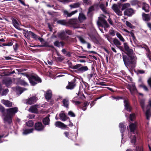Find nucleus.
I'll return each mask as SVG.
<instances>
[{"mask_svg":"<svg viewBox=\"0 0 151 151\" xmlns=\"http://www.w3.org/2000/svg\"><path fill=\"white\" fill-rule=\"evenodd\" d=\"M124 46L125 54L122 53L123 61L127 68L132 70L136 66L137 57L133 50L129 48L127 43H124Z\"/></svg>","mask_w":151,"mask_h":151,"instance_id":"f257e3e1","label":"nucleus"},{"mask_svg":"<svg viewBox=\"0 0 151 151\" xmlns=\"http://www.w3.org/2000/svg\"><path fill=\"white\" fill-rule=\"evenodd\" d=\"M0 111L4 116L3 120L4 123L10 125L12 124V118L18 111V108L17 107H14L7 109L5 110L4 108L0 104Z\"/></svg>","mask_w":151,"mask_h":151,"instance_id":"f03ea898","label":"nucleus"},{"mask_svg":"<svg viewBox=\"0 0 151 151\" xmlns=\"http://www.w3.org/2000/svg\"><path fill=\"white\" fill-rule=\"evenodd\" d=\"M58 36L61 40L65 41L68 44L73 41V39L67 35L64 31L59 33L58 34Z\"/></svg>","mask_w":151,"mask_h":151,"instance_id":"7ed1b4c3","label":"nucleus"},{"mask_svg":"<svg viewBox=\"0 0 151 151\" xmlns=\"http://www.w3.org/2000/svg\"><path fill=\"white\" fill-rule=\"evenodd\" d=\"M29 83L32 86H34L37 83H41L42 80L37 75H30L28 78Z\"/></svg>","mask_w":151,"mask_h":151,"instance_id":"20e7f679","label":"nucleus"},{"mask_svg":"<svg viewBox=\"0 0 151 151\" xmlns=\"http://www.w3.org/2000/svg\"><path fill=\"white\" fill-rule=\"evenodd\" d=\"M97 24L99 26L104 27L105 30H106V28L110 27L109 25L107 23L106 20L103 17H99Z\"/></svg>","mask_w":151,"mask_h":151,"instance_id":"39448f33","label":"nucleus"},{"mask_svg":"<svg viewBox=\"0 0 151 151\" xmlns=\"http://www.w3.org/2000/svg\"><path fill=\"white\" fill-rule=\"evenodd\" d=\"M88 70L86 66H83L81 64H76V73H82Z\"/></svg>","mask_w":151,"mask_h":151,"instance_id":"423d86ee","label":"nucleus"},{"mask_svg":"<svg viewBox=\"0 0 151 151\" xmlns=\"http://www.w3.org/2000/svg\"><path fill=\"white\" fill-rule=\"evenodd\" d=\"M76 94L77 95L76 96V104H81L82 103V101L85 100L86 99L84 94L80 91H79L78 94Z\"/></svg>","mask_w":151,"mask_h":151,"instance_id":"0eeeda50","label":"nucleus"},{"mask_svg":"<svg viewBox=\"0 0 151 151\" xmlns=\"http://www.w3.org/2000/svg\"><path fill=\"white\" fill-rule=\"evenodd\" d=\"M24 31L26 32L24 36L27 39H29L30 37L35 40L38 38V35L32 31H29L27 30L24 29Z\"/></svg>","mask_w":151,"mask_h":151,"instance_id":"6e6552de","label":"nucleus"},{"mask_svg":"<svg viewBox=\"0 0 151 151\" xmlns=\"http://www.w3.org/2000/svg\"><path fill=\"white\" fill-rule=\"evenodd\" d=\"M45 127L40 122H37L34 125L35 129L37 131H42L44 130Z\"/></svg>","mask_w":151,"mask_h":151,"instance_id":"1a4fd4ad","label":"nucleus"},{"mask_svg":"<svg viewBox=\"0 0 151 151\" xmlns=\"http://www.w3.org/2000/svg\"><path fill=\"white\" fill-rule=\"evenodd\" d=\"M38 100V97L36 95L33 96L26 100L27 104H34Z\"/></svg>","mask_w":151,"mask_h":151,"instance_id":"9d476101","label":"nucleus"},{"mask_svg":"<svg viewBox=\"0 0 151 151\" xmlns=\"http://www.w3.org/2000/svg\"><path fill=\"white\" fill-rule=\"evenodd\" d=\"M119 5L118 6L116 4H114L112 5V9L117 15L121 16L122 15V12L119 10Z\"/></svg>","mask_w":151,"mask_h":151,"instance_id":"9b49d317","label":"nucleus"},{"mask_svg":"<svg viewBox=\"0 0 151 151\" xmlns=\"http://www.w3.org/2000/svg\"><path fill=\"white\" fill-rule=\"evenodd\" d=\"M45 92L44 94V96L46 100L48 101L52 97V91L50 89H48Z\"/></svg>","mask_w":151,"mask_h":151,"instance_id":"f8f14e48","label":"nucleus"},{"mask_svg":"<svg viewBox=\"0 0 151 151\" xmlns=\"http://www.w3.org/2000/svg\"><path fill=\"white\" fill-rule=\"evenodd\" d=\"M75 81L76 77H75L73 81L70 82H68V85L66 87V89L70 90H72L74 89L76 85L75 83Z\"/></svg>","mask_w":151,"mask_h":151,"instance_id":"ddd939ff","label":"nucleus"},{"mask_svg":"<svg viewBox=\"0 0 151 151\" xmlns=\"http://www.w3.org/2000/svg\"><path fill=\"white\" fill-rule=\"evenodd\" d=\"M134 13V10L131 8L126 9L124 12V15L129 17L131 16Z\"/></svg>","mask_w":151,"mask_h":151,"instance_id":"4468645a","label":"nucleus"},{"mask_svg":"<svg viewBox=\"0 0 151 151\" xmlns=\"http://www.w3.org/2000/svg\"><path fill=\"white\" fill-rule=\"evenodd\" d=\"M68 26L76 28V18L70 19L67 22Z\"/></svg>","mask_w":151,"mask_h":151,"instance_id":"2eb2a0df","label":"nucleus"},{"mask_svg":"<svg viewBox=\"0 0 151 151\" xmlns=\"http://www.w3.org/2000/svg\"><path fill=\"white\" fill-rule=\"evenodd\" d=\"M55 125L59 128L62 129H64L66 128H68L67 125L63 123L60 121H57L55 123Z\"/></svg>","mask_w":151,"mask_h":151,"instance_id":"dca6fc26","label":"nucleus"},{"mask_svg":"<svg viewBox=\"0 0 151 151\" xmlns=\"http://www.w3.org/2000/svg\"><path fill=\"white\" fill-rule=\"evenodd\" d=\"M38 105L35 104L34 106H31L29 109V111L31 113H37L38 112V109L37 108Z\"/></svg>","mask_w":151,"mask_h":151,"instance_id":"f3484780","label":"nucleus"},{"mask_svg":"<svg viewBox=\"0 0 151 151\" xmlns=\"http://www.w3.org/2000/svg\"><path fill=\"white\" fill-rule=\"evenodd\" d=\"M11 20L12 21V24L17 29H19L20 28L19 27V24L18 22L16 19L12 17L11 18Z\"/></svg>","mask_w":151,"mask_h":151,"instance_id":"a211bd4d","label":"nucleus"},{"mask_svg":"<svg viewBox=\"0 0 151 151\" xmlns=\"http://www.w3.org/2000/svg\"><path fill=\"white\" fill-rule=\"evenodd\" d=\"M63 15L66 17H70L72 15L76 13V10L70 13L69 12L67 11L64 10L63 11Z\"/></svg>","mask_w":151,"mask_h":151,"instance_id":"6ab92c4d","label":"nucleus"},{"mask_svg":"<svg viewBox=\"0 0 151 151\" xmlns=\"http://www.w3.org/2000/svg\"><path fill=\"white\" fill-rule=\"evenodd\" d=\"M137 127V125L134 123H131L129 125V128L131 132H134Z\"/></svg>","mask_w":151,"mask_h":151,"instance_id":"aec40b11","label":"nucleus"},{"mask_svg":"<svg viewBox=\"0 0 151 151\" xmlns=\"http://www.w3.org/2000/svg\"><path fill=\"white\" fill-rule=\"evenodd\" d=\"M50 121V119L48 116L43 118L42 120V122L45 125H49Z\"/></svg>","mask_w":151,"mask_h":151,"instance_id":"412c9836","label":"nucleus"},{"mask_svg":"<svg viewBox=\"0 0 151 151\" xmlns=\"http://www.w3.org/2000/svg\"><path fill=\"white\" fill-rule=\"evenodd\" d=\"M143 19L145 21H149L150 20V15L149 14L143 13L142 14Z\"/></svg>","mask_w":151,"mask_h":151,"instance_id":"4be33fe9","label":"nucleus"},{"mask_svg":"<svg viewBox=\"0 0 151 151\" xmlns=\"http://www.w3.org/2000/svg\"><path fill=\"white\" fill-rule=\"evenodd\" d=\"M98 5L97 4H94L92 6H91L88 9V13H90L92 11L95 10L96 9H98Z\"/></svg>","mask_w":151,"mask_h":151,"instance_id":"5701e85b","label":"nucleus"},{"mask_svg":"<svg viewBox=\"0 0 151 151\" xmlns=\"http://www.w3.org/2000/svg\"><path fill=\"white\" fill-rule=\"evenodd\" d=\"M86 19L85 16L82 13H80L79 14L78 19L80 22H82L83 21Z\"/></svg>","mask_w":151,"mask_h":151,"instance_id":"b1692460","label":"nucleus"},{"mask_svg":"<svg viewBox=\"0 0 151 151\" xmlns=\"http://www.w3.org/2000/svg\"><path fill=\"white\" fill-rule=\"evenodd\" d=\"M128 88L129 89L132 94H133L134 92L137 90L134 84H132V86H129Z\"/></svg>","mask_w":151,"mask_h":151,"instance_id":"393cba45","label":"nucleus"},{"mask_svg":"<svg viewBox=\"0 0 151 151\" xmlns=\"http://www.w3.org/2000/svg\"><path fill=\"white\" fill-rule=\"evenodd\" d=\"M3 83L6 87L9 88L12 83V81L11 79H6L3 80Z\"/></svg>","mask_w":151,"mask_h":151,"instance_id":"a878e982","label":"nucleus"},{"mask_svg":"<svg viewBox=\"0 0 151 151\" xmlns=\"http://www.w3.org/2000/svg\"><path fill=\"white\" fill-rule=\"evenodd\" d=\"M60 119L63 121H65L67 119H69V118L67 117L64 113H60L59 114Z\"/></svg>","mask_w":151,"mask_h":151,"instance_id":"bb28decb","label":"nucleus"},{"mask_svg":"<svg viewBox=\"0 0 151 151\" xmlns=\"http://www.w3.org/2000/svg\"><path fill=\"white\" fill-rule=\"evenodd\" d=\"M91 40L95 43L98 44L99 43V40L96 38L95 36L93 35H89Z\"/></svg>","mask_w":151,"mask_h":151,"instance_id":"cd10ccee","label":"nucleus"},{"mask_svg":"<svg viewBox=\"0 0 151 151\" xmlns=\"http://www.w3.org/2000/svg\"><path fill=\"white\" fill-rule=\"evenodd\" d=\"M143 6L142 7V9L146 12H149L150 7L148 4L145 3H143Z\"/></svg>","mask_w":151,"mask_h":151,"instance_id":"c85d7f7f","label":"nucleus"},{"mask_svg":"<svg viewBox=\"0 0 151 151\" xmlns=\"http://www.w3.org/2000/svg\"><path fill=\"white\" fill-rule=\"evenodd\" d=\"M57 23L58 24L68 26V25L67 24V22L66 21V20L65 19L58 20L57 21Z\"/></svg>","mask_w":151,"mask_h":151,"instance_id":"c756f323","label":"nucleus"},{"mask_svg":"<svg viewBox=\"0 0 151 151\" xmlns=\"http://www.w3.org/2000/svg\"><path fill=\"white\" fill-rule=\"evenodd\" d=\"M119 127L120 128V130L121 133L122 134L126 129V126H125L122 123H120L119 124Z\"/></svg>","mask_w":151,"mask_h":151,"instance_id":"7c9ffc66","label":"nucleus"},{"mask_svg":"<svg viewBox=\"0 0 151 151\" xmlns=\"http://www.w3.org/2000/svg\"><path fill=\"white\" fill-rule=\"evenodd\" d=\"M33 131L32 128L26 129L23 130V134L24 135H27L29 134L32 133Z\"/></svg>","mask_w":151,"mask_h":151,"instance_id":"2f4dec72","label":"nucleus"},{"mask_svg":"<svg viewBox=\"0 0 151 151\" xmlns=\"http://www.w3.org/2000/svg\"><path fill=\"white\" fill-rule=\"evenodd\" d=\"M16 92L17 94H21L24 91L22 88L18 86L16 88Z\"/></svg>","mask_w":151,"mask_h":151,"instance_id":"473e14b6","label":"nucleus"},{"mask_svg":"<svg viewBox=\"0 0 151 151\" xmlns=\"http://www.w3.org/2000/svg\"><path fill=\"white\" fill-rule=\"evenodd\" d=\"M113 42L116 47H118L119 45H121L122 44L121 42L116 38L114 39Z\"/></svg>","mask_w":151,"mask_h":151,"instance_id":"72a5a7b5","label":"nucleus"},{"mask_svg":"<svg viewBox=\"0 0 151 151\" xmlns=\"http://www.w3.org/2000/svg\"><path fill=\"white\" fill-rule=\"evenodd\" d=\"M130 7V4L128 3H126L124 4H123L122 5V8L121 9L122 10H123L125 9H126Z\"/></svg>","mask_w":151,"mask_h":151,"instance_id":"f704fd0d","label":"nucleus"},{"mask_svg":"<svg viewBox=\"0 0 151 151\" xmlns=\"http://www.w3.org/2000/svg\"><path fill=\"white\" fill-rule=\"evenodd\" d=\"M26 125L29 127H32L34 125V122L32 120H29L26 122Z\"/></svg>","mask_w":151,"mask_h":151,"instance_id":"c9c22d12","label":"nucleus"},{"mask_svg":"<svg viewBox=\"0 0 151 151\" xmlns=\"http://www.w3.org/2000/svg\"><path fill=\"white\" fill-rule=\"evenodd\" d=\"M78 107L81 109L83 111H85L86 109L87 106L89 104H78Z\"/></svg>","mask_w":151,"mask_h":151,"instance_id":"e433bc0d","label":"nucleus"},{"mask_svg":"<svg viewBox=\"0 0 151 151\" xmlns=\"http://www.w3.org/2000/svg\"><path fill=\"white\" fill-rule=\"evenodd\" d=\"M116 34L117 37L122 42H124L125 41L124 39L123 38L122 35L120 33L117 32Z\"/></svg>","mask_w":151,"mask_h":151,"instance_id":"4c0bfd02","label":"nucleus"},{"mask_svg":"<svg viewBox=\"0 0 151 151\" xmlns=\"http://www.w3.org/2000/svg\"><path fill=\"white\" fill-rule=\"evenodd\" d=\"M19 83L22 86H28V84L24 80L21 79L18 81Z\"/></svg>","mask_w":151,"mask_h":151,"instance_id":"58836bf2","label":"nucleus"},{"mask_svg":"<svg viewBox=\"0 0 151 151\" xmlns=\"http://www.w3.org/2000/svg\"><path fill=\"white\" fill-rule=\"evenodd\" d=\"M145 115L146 117V119L147 120L150 119V109H147L145 113Z\"/></svg>","mask_w":151,"mask_h":151,"instance_id":"ea45409f","label":"nucleus"},{"mask_svg":"<svg viewBox=\"0 0 151 151\" xmlns=\"http://www.w3.org/2000/svg\"><path fill=\"white\" fill-rule=\"evenodd\" d=\"M125 108L126 110L129 111H131L132 109L130 104H125Z\"/></svg>","mask_w":151,"mask_h":151,"instance_id":"a19ab883","label":"nucleus"},{"mask_svg":"<svg viewBox=\"0 0 151 151\" xmlns=\"http://www.w3.org/2000/svg\"><path fill=\"white\" fill-rule=\"evenodd\" d=\"M134 31V30H132L129 33H130V35L132 37L134 41L135 42V41L137 40V39L136 37H135L134 35V33L133 32Z\"/></svg>","mask_w":151,"mask_h":151,"instance_id":"79ce46f5","label":"nucleus"},{"mask_svg":"<svg viewBox=\"0 0 151 151\" xmlns=\"http://www.w3.org/2000/svg\"><path fill=\"white\" fill-rule=\"evenodd\" d=\"M126 24L127 26L133 29L135 27L130 22L128 21H126Z\"/></svg>","mask_w":151,"mask_h":151,"instance_id":"37998d69","label":"nucleus"},{"mask_svg":"<svg viewBox=\"0 0 151 151\" xmlns=\"http://www.w3.org/2000/svg\"><path fill=\"white\" fill-rule=\"evenodd\" d=\"M104 35L109 41L111 42V41L112 38L108 34H107Z\"/></svg>","mask_w":151,"mask_h":151,"instance_id":"c03bdc74","label":"nucleus"},{"mask_svg":"<svg viewBox=\"0 0 151 151\" xmlns=\"http://www.w3.org/2000/svg\"><path fill=\"white\" fill-rule=\"evenodd\" d=\"M39 46L40 47H50L52 49H53L54 48V47L53 45H49L47 44H44L43 45H39Z\"/></svg>","mask_w":151,"mask_h":151,"instance_id":"a18cd8bd","label":"nucleus"},{"mask_svg":"<svg viewBox=\"0 0 151 151\" xmlns=\"http://www.w3.org/2000/svg\"><path fill=\"white\" fill-rule=\"evenodd\" d=\"M99 6L103 12H106V10L105 7V6L104 4H101L99 5Z\"/></svg>","mask_w":151,"mask_h":151,"instance_id":"49530a36","label":"nucleus"},{"mask_svg":"<svg viewBox=\"0 0 151 151\" xmlns=\"http://www.w3.org/2000/svg\"><path fill=\"white\" fill-rule=\"evenodd\" d=\"M124 100V104H129V100L127 97H123V99Z\"/></svg>","mask_w":151,"mask_h":151,"instance_id":"de8ad7c7","label":"nucleus"},{"mask_svg":"<svg viewBox=\"0 0 151 151\" xmlns=\"http://www.w3.org/2000/svg\"><path fill=\"white\" fill-rule=\"evenodd\" d=\"M135 117V115L134 114H130L129 116V119L131 121H133Z\"/></svg>","mask_w":151,"mask_h":151,"instance_id":"09e8293b","label":"nucleus"},{"mask_svg":"<svg viewBox=\"0 0 151 151\" xmlns=\"http://www.w3.org/2000/svg\"><path fill=\"white\" fill-rule=\"evenodd\" d=\"M111 97L114 99H116V100H119L120 99H123V97L119 96H112Z\"/></svg>","mask_w":151,"mask_h":151,"instance_id":"8fccbe9b","label":"nucleus"},{"mask_svg":"<svg viewBox=\"0 0 151 151\" xmlns=\"http://www.w3.org/2000/svg\"><path fill=\"white\" fill-rule=\"evenodd\" d=\"M54 45L56 47H60V43L58 41H56L54 42Z\"/></svg>","mask_w":151,"mask_h":151,"instance_id":"3c124183","label":"nucleus"},{"mask_svg":"<svg viewBox=\"0 0 151 151\" xmlns=\"http://www.w3.org/2000/svg\"><path fill=\"white\" fill-rule=\"evenodd\" d=\"M146 51L147 52L146 53V55L147 56H149L151 55V52L150 51L149 48L148 47L146 48Z\"/></svg>","mask_w":151,"mask_h":151,"instance_id":"603ef678","label":"nucleus"},{"mask_svg":"<svg viewBox=\"0 0 151 151\" xmlns=\"http://www.w3.org/2000/svg\"><path fill=\"white\" fill-rule=\"evenodd\" d=\"M1 103L3 104H12V102H10L8 100H1Z\"/></svg>","mask_w":151,"mask_h":151,"instance_id":"864d4df0","label":"nucleus"},{"mask_svg":"<svg viewBox=\"0 0 151 151\" xmlns=\"http://www.w3.org/2000/svg\"><path fill=\"white\" fill-rule=\"evenodd\" d=\"M109 33L110 35L112 36H114L115 35V32L113 29L110 30Z\"/></svg>","mask_w":151,"mask_h":151,"instance_id":"5fc2aeb1","label":"nucleus"},{"mask_svg":"<svg viewBox=\"0 0 151 151\" xmlns=\"http://www.w3.org/2000/svg\"><path fill=\"white\" fill-rule=\"evenodd\" d=\"M9 90L8 89H6L4 90L2 92V95H6L9 92Z\"/></svg>","mask_w":151,"mask_h":151,"instance_id":"6e6d98bb","label":"nucleus"},{"mask_svg":"<svg viewBox=\"0 0 151 151\" xmlns=\"http://www.w3.org/2000/svg\"><path fill=\"white\" fill-rule=\"evenodd\" d=\"M136 141V137L135 135H134L132 137L131 140V142L132 143H135Z\"/></svg>","mask_w":151,"mask_h":151,"instance_id":"4d7b16f0","label":"nucleus"},{"mask_svg":"<svg viewBox=\"0 0 151 151\" xmlns=\"http://www.w3.org/2000/svg\"><path fill=\"white\" fill-rule=\"evenodd\" d=\"M79 38L80 41L83 43H85L86 42V41L82 37H79Z\"/></svg>","mask_w":151,"mask_h":151,"instance_id":"13d9d810","label":"nucleus"},{"mask_svg":"<svg viewBox=\"0 0 151 151\" xmlns=\"http://www.w3.org/2000/svg\"><path fill=\"white\" fill-rule=\"evenodd\" d=\"M147 83L148 86L151 88V77L148 79Z\"/></svg>","mask_w":151,"mask_h":151,"instance_id":"bf43d9fd","label":"nucleus"},{"mask_svg":"<svg viewBox=\"0 0 151 151\" xmlns=\"http://www.w3.org/2000/svg\"><path fill=\"white\" fill-rule=\"evenodd\" d=\"M65 32L66 34H67L68 35H71L72 34V31L70 30L66 29Z\"/></svg>","mask_w":151,"mask_h":151,"instance_id":"052dcab7","label":"nucleus"},{"mask_svg":"<svg viewBox=\"0 0 151 151\" xmlns=\"http://www.w3.org/2000/svg\"><path fill=\"white\" fill-rule=\"evenodd\" d=\"M35 115L33 114H29L27 116V118L29 119H34L35 117Z\"/></svg>","mask_w":151,"mask_h":151,"instance_id":"680f3d73","label":"nucleus"},{"mask_svg":"<svg viewBox=\"0 0 151 151\" xmlns=\"http://www.w3.org/2000/svg\"><path fill=\"white\" fill-rule=\"evenodd\" d=\"M68 115L72 117H74L75 116V114L71 111H70L68 112Z\"/></svg>","mask_w":151,"mask_h":151,"instance_id":"e2e57ef3","label":"nucleus"},{"mask_svg":"<svg viewBox=\"0 0 151 151\" xmlns=\"http://www.w3.org/2000/svg\"><path fill=\"white\" fill-rule=\"evenodd\" d=\"M68 102V100L67 99H63L62 101L63 104H67Z\"/></svg>","mask_w":151,"mask_h":151,"instance_id":"0e129e2a","label":"nucleus"},{"mask_svg":"<svg viewBox=\"0 0 151 151\" xmlns=\"http://www.w3.org/2000/svg\"><path fill=\"white\" fill-rule=\"evenodd\" d=\"M18 46V45L17 43H16L15 45H13V47H14V50L15 51H16L17 50V48Z\"/></svg>","mask_w":151,"mask_h":151,"instance_id":"69168bd1","label":"nucleus"},{"mask_svg":"<svg viewBox=\"0 0 151 151\" xmlns=\"http://www.w3.org/2000/svg\"><path fill=\"white\" fill-rule=\"evenodd\" d=\"M21 74L26 77L28 78L29 76L30 75L26 73H21Z\"/></svg>","mask_w":151,"mask_h":151,"instance_id":"338daca9","label":"nucleus"},{"mask_svg":"<svg viewBox=\"0 0 151 151\" xmlns=\"http://www.w3.org/2000/svg\"><path fill=\"white\" fill-rule=\"evenodd\" d=\"M93 76V74L92 73L88 74V78L89 80H90L92 77Z\"/></svg>","mask_w":151,"mask_h":151,"instance_id":"774afa93","label":"nucleus"}]
</instances>
